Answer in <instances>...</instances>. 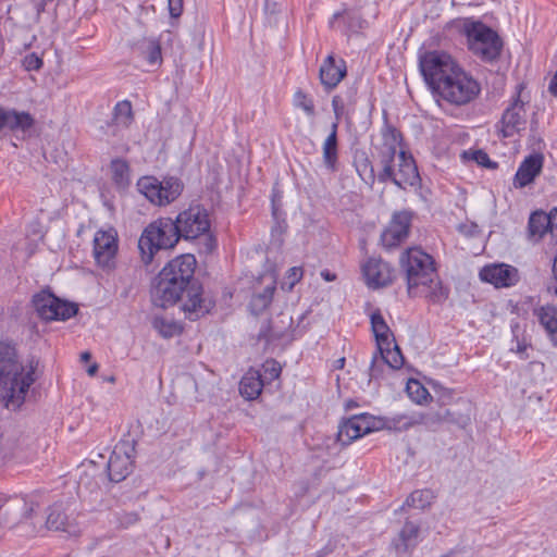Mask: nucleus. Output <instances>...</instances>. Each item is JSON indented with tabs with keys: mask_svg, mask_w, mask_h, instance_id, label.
Masks as SVG:
<instances>
[{
	"mask_svg": "<svg viewBox=\"0 0 557 557\" xmlns=\"http://www.w3.org/2000/svg\"><path fill=\"white\" fill-rule=\"evenodd\" d=\"M151 300L156 307L168 308L182 301V310L190 321H196L208 314L215 301L203 294L199 283L186 286L170 278L166 273H159L151 286Z\"/></svg>",
	"mask_w": 557,
	"mask_h": 557,
	"instance_id": "obj_1",
	"label": "nucleus"
},
{
	"mask_svg": "<svg viewBox=\"0 0 557 557\" xmlns=\"http://www.w3.org/2000/svg\"><path fill=\"white\" fill-rule=\"evenodd\" d=\"M401 271L405 273L409 296H430L434 301L445 299L441 283L437 280L434 259L420 247H409L399 258Z\"/></svg>",
	"mask_w": 557,
	"mask_h": 557,
	"instance_id": "obj_2",
	"label": "nucleus"
},
{
	"mask_svg": "<svg viewBox=\"0 0 557 557\" xmlns=\"http://www.w3.org/2000/svg\"><path fill=\"white\" fill-rule=\"evenodd\" d=\"M34 383L33 372H24L16 360L15 347L0 343V400L7 408H18Z\"/></svg>",
	"mask_w": 557,
	"mask_h": 557,
	"instance_id": "obj_3",
	"label": "nucleus"
},
{
	"mask_svg": "<svg viewBox=\"0 0 557 557\" xmlns=\"http://www.w3.org/2000/svg\"><path fill=\"white\" fill-rule=\"evenodd\" d=\"M180 240L177 227L171 218H160L145 227L138 248L145 264L151 263L153 256L161 249L173 248Z\"/></svg>",
	"mask_w": 557,
	"mask_h": 557,
	"instance_id": "obj_4",
	"label": "nucleus"
},
{
	"mask_svg": "<svg viewBox=\"0 0 557 557\" xmlns=\"http://www.w3.org/2000/svg\"><path fill=\"white\" fill-rule=\"evenodd\" d=\"M469 50L484 62H493L500 55L503 41L498 34L482 22L465 23Z\"/></svg>",
	"mask_w": 557,
	"mask_h": 557,
	"instance_id": "obj_5",
	"label": "nucleus"
},
{
	"mask_svg": "<svg viewBox=\"0 0 557 557\" xmlns=\"http://www.w3.org/2000/svg\"><path fill=\"white\" fill-rule=\"evenodd\" d=\"M419 67L426 85L437 94L460 66L446 52L428 51L420 57Z\"/></svg>",
	"mask_w": 557,
	"mask_h": 557,
	"instance_id": "obj_6",
	"label": "nucleus"
},
{
	"mask_svg": "<svg viewBox=\"0 0 557 557\" xmlns=\"http://www.w3.org/2000/svg\"><path fill=\"white\" fill-rule=\"evenodd\" d=\"M480 90V84L459 67L447 83L440 87L436 95L448 103L460 107L473 101Z\"/></svg>",
	"mask_w": 557,
	"mask_h": 557,
	"instance_id": "obj_7",
	"label": "nucleus"
},
{
	"mask_svg": "<svg viewBox=\"0 0 557 557\" xmlns=\"http://www.w3.org/2000/svg\"><path fill=\"white\" fill-rule=\"evenodd\" d=\"M183 188L182 181L173 176L165 177L163 181L153 176H144L137 182L138 191L156 206H168L175 201Z\"/></svg>",
	"mask_w": 557,
	"mask_h": 557,
	"instance_id": "obj_8",
	"label": "nucleus"
},
{
	"mask_svg": "<svg viewBox=\"0 0 557 557\" xmlns=\"http://www.w3.org/2000/svg\"><path fill=\"white\" fill-rule=\"evenodd\" d=\"M394 162L395 159H385L384 163H381L382 171L377 176L380 182L391 181L403 189L419 183V172L411 154H407L401 149L399 150L397 156L398 171H395Z\"/></svg>",
	"mask_w": 557,
	"mask_h": 557,
	"instance_id": "obj_9",
	"label": "nucleus"
},
{
	"mask_svg": "<svg viewBox=\"0 0 557 557\" xmlns=\"http://www.w3.org/2000/svg\"><path fill=\"white\" fill-rule=\"evenodd\" d=\"M177 227L180 239L193 240L210 231V220L208 211L199 206H190L180 212L174 220Z\"/></svg>",
	"mask_w": 557,
	"mask_h": 557,
	"instance_id": "obj_10",
	"label": "nucleus"
},
{
	"mask_svg": "<svg viewBox=\"0 0 557 557\" xmlns=\"http://www.w3.org/2000/svg\"><path fill=\"white\" fill-rule=\"evenodd\" d=\"M33 306L38 317L46 321L67 320L77 312L76 305L61 300L49 290L34 295Z\"/></svg>",
	"mask_w": 557,
	"mask_h": 557,
	"instance_id": "obj_11",
	"label": "nucleus"
},
{
	"mask_svg": "<svg viewBox=\"0 0 557 557\" xmlns=\"http://www.w3.org/2000/svg\"><path fill=\"white\" fill-rule=\"evenodd\" d=\"M136 441L123 438L114 447L108 461V475L111 482L119 483L132 472Z\"/></svg>",
	"mask_w": 557,
	"mask_h": 557,
	"instance_id": "obj_12",
	"label": "nucleus"
},
{
	"mask_svg": "<svg viewBox=\"0 0 557 557\" xmlns=\"http://www.w3.org/2000/svg\"><path fill=\"white\" fill-rule=\"evenodd\" d=\"M46 527L55 532L77 536L81 533L77 513L69 503L58 502L48 508Z\"/></svg>",
	"mask_w": 557,
	"mask_h": 557,
	"instance_id": "obj_13",
	"label": "nucleus"
},
{
	"mask_svg": "<svg viewBox=\"0 0 557 557\" xmlns=\"http://www.w3.org/2000/svg\"><path fill=\"white\" fill-rule=\"evenodd\" d=\"M381 428V420H377L367 413L356 414L339 424L337 441L343 446H346L349 445L352 441L373 431H377Z\"/></svg>",
	"mask_w": 557,
	"mask_h": 557,
	"instance_id": "obj_14",
	"label": "nucleus"
},
{
	"mask_svg": "<svg viewBox=\"0 0 557 557\" xmlns=\"http://www.w3.org/2000/svg\"><path fill=\"white\" fill-rule=\"evenodd\" d=\"M523 86L518 85L516 98L504 111L500 120L503 137H511L525 128V109L524 102L520 98Z\"/></svg>",
	"mask_w": 557,
	"mask_h": 557,
	"instance_id": "obj_15",
	"label": "nucleus"
},
{
	"mask_svg": "<svg viewBox=\"0 0 557 557\" xmlns=\"http://www.w3.org/2000/svg\"><path fill=\"white\" fill-rule=\"evenodd\" d=\"M411 219L409 211L395 212L381 234L382 245L387 249L399 246L409 235Z\"/></svg>",
	"mask_w": 557,
	"mask_h": 557,
	"instance_id": "obj_16",
	"label": "nucleus"
},
{
	"mask_svg": "<svg viewBox=\"0 0 557 557\" xmlns=\"http://www.w3.org/2000/svg\"><path fill=\"white\" fill-rule=\"evenodd\" d=\"M117 252V237L113 230L98 231L94 237V257L97 264L111 269Z\"/></svg>",
	"mask_w": 557,
	"mask_h": 557,
	"instance_id": "obj_17",
	"label": "nucleus"
},
{
	"mask_svg": "<svg viewBox=\"0 0 557 557\" xmlns=\"http://www.w3.org/2000/svg\"><path fill=\"white\" fill-rule=\"evenodd\" d=\"M195 268L196 258L190 253H186L168 262L160 273H166L173 281L189 286L190 284L198 283L194 280Z\"/></svg>",
	"mask_w": 557,
	"mask_h": 557,
	"instance_id": "obj_18",
	"label": "nucleus"
},
{
	"mask_svg": "<svg viewBox=\"0 0 557 557\" xmlns=\"http://www.w3.org/2000/svg\"><path fill=\"white\" fill-rule=\"evenodd\" d=\"M35 120L30 113L0 106V133L4 131L26 133L33 128Z\"/></svg>",
	"mask_w": 557,
	"mask_h": 557,
	"instance_id": "obj_19",
	"label": "nucleus"
},
{
	"mask_svg": "<svg viewBox=\"0 0 557 557\" xmlns=\"http://www.w3.org/2000/svg\"><path fill=\"white\" fill-rule=\"evenodd\" d=\"M367 284L370 287H383L392 283L393 269L382 259L370 258L362 267Z\"/></svg>",
	"mask_w": 557,
	"mask_h": 557,
	"instance_id": "obj_20",
	"label": "nucleus"
},
{
	"mask_svg": "<svg viewBox=\"0 0 557 557\" xmlns=\"http://www.w3.org/2000/svg\"><path fill=\"white\" fill-rule=\"evenodd\" d=\"M480 278L495 287H509L518 281V271L508 264H491L480 271Z\"/></svg>",
	"mask_w": 557,
	"mask_h": 557,
	"instance_id": "obj_21",
	"label": "nucleus"
},
{
	"mask_svg": "<svg viewBox=\"0 0 557 557\" xmlns=\"http://www.w3.org/2000/svg\"><path fill=\"white\" fill-rule=\"evenodd\" d=\"M347 67L343 59L335 60L333 54L325 58L319 70V77L325 90L334 89L346 76Z\"/></svg>",
	"mask_w": 557,
	"mask_h": 557,
	"instance_id": "obj_22",
	"label": "nucleus"
},
{
	"mask_svg": "<svg viewBox=\"0 0 557 557\" xmlns=\"http://www.w3.org/2000/svg\"><path fill=\"white\" fill-rule=\"evenodd\" d=\"M544 157L542 153L528 156L519 165L513 177V187L523 188L534 182L542 172Z\"/></svg>",
	"mask_w": 557,
	"mask_h": 557,
	"instance_id": "obj_23",
	"label": "nucleus"
},
{
	"mask_svg": "<svg viewBox=\"0 0 557 557\" xmlns=\"http://www.w3.org/2000/svg\"><path fill=\"white\" fill-rule=\"evenodd\" d=\"M421 524L418 521L407 520L398 535L393 540L397 553H408L419 543Z\"/></svg>",
	"mask_w": 557,
	"mask_h": 557,
	"instance_id": "obj_24",
	"label": "nucleus"
},
{
	"mask_svg": "<svg viewBox=\"0 0 557 557\" xmlns=\"http://www.w3.org/2000/svg\"><path fill=\"white\" fill-rule=\"evenodd\" d=\"M382 140L380 158L381 163H384L385 159H395V157L398 156L401 134L394 126L386 124L382 128Z\"/></svg>",
	"mask_w": 557,
	"mask_h": 557,
	"instance_id": "obj_25",
	"label": "nucleus"
},
{
	"mask_svg": "<svg viewBox=\"0 0 557 557\" xmlns=\"http://www.w3.org/2000/svg\"><path fill=\"white\" fill-rule=\"evenodd\" d=\"M265 277H268L269 283L265 285L261 293H256L252 295L249 304L251 312L256 315L262 313L264 310L269 308L276 288L275 273H270L265 275Z\"/></svg>",
	"mask_w": 557,
	"mask_h": 557,
	"instance_id": "obj_26",
	"label": "nucleus"
},
{
	"mask_svg": "<svg viewBox=\"0 0 557 557\" xmlns=\"http://www.w3.org/2000/svg\"><path fill=\"white\" fill-rule=\"evenodd\" d=\"M470 421H471V417H470L469 409H467L465 412L456 411V410H451V409H444L441 412L429 413L425 417V423L428 425H432V424L441 423V422H447V423H451V424H455V425L463 429L470 424Z\"/></svg>",
	"mask_w": 557,
	"mask_h": 557,
	"instance_id": "obj_27",
	"label": "nucleus"
},
{
	"mask_svg": "<svg viewBox=\"0 0 557 557\" xmlns=\"http://www.w3.org/2000/svg\"><path fill=\"white\" fill-rule=\"evenodd\" d=\"M135 50L151 66H160L162 53L160 41L156 38H143L135 44Z\"/></svg>",
	"mask_w": 557,
	"mask_h": 557,
	"instance_id": "obj_28",
	"label": "nucleus"
},
{
	"mask_svg": "<svg viewBox=\"0 0 557 557\" xmlns=\"http://www.w3.org/2000/svg\"><path fill=\"white\" fill-rule=\"evenodd\" d=\"M263 384L261 373L251 369L242 377L239 382V393L248 400L256 399L261 394Z\"/></svg>",
	"mask_w": 557,
	"mask_h": 557,
	"instance_id": "obj_29",
	"label": "nucleus"
},
{
	"mask_svg": "<svg viewBox=\"0 0 557 557\" xmlns=\"http://www.w3.org/2000/svg\"><path fill=\"white\" fill-rule=\"evenodd\" d=\"M337 123L332 124L331 133L325 138L322 146L323 163L331 172L337 170Z\"/></svg>",
	"mask_w": 557,
	"mask_h": 557,
	"instance_id": "obj_30",
	"label": "nucleus"
},
{
	"mask_svg": "<svg viewBox=\"0 0 557 557\" xmlns=\"http://www.w3.org/2000/svg\"><path fill=\"white\" fill-rule=\"evenodd\" d=\"M339 21L345 24V30L350 33H357L364 27L366 21L356 11H345L343 13H335L330 21L332 28H339Z\"/></svg>",
	"mask_w": 557,
	"mask_h": 557,
	"instance_id": "obj_31",
	"label": "nucleus"
},
{
	"mask_svg": "<svg viewBox=\"0 0 557 557\" xmlns=\"http://www.w3.org/2000/svg\"><path fill=\"white\" fill-rule=\"evenodd\" d=\"M371 329L374 334L377 348L385 347L387 342L395 339L389 326L386 324L379 310L371 314Z\"/></svg>",
	"mask_w": 557,
	"mask_h": 557,
	"instance_id": "obj_32",
	"label": "nucleus"
},
{
	"mask_svg": "<svg viewBox=\"0 0 557 557\" xmlns=\"http://www.w3.org/2000/svg\"><path fill=\"white\" fill-rule=\"evenodd\" d=\"M376 355L392 370L400 369L405 362V358L395 339L387 342L385 347L377 348Z\"/></svg>",
	"mask_w": 557,
	"mask_h": 557,
	"instance_id": "obj_33",
	"label": "nucleus"
},
{
	"mask_svg": "<svg viewBox=\"0 0 557 557\" xmlns=\"http://www.w3.org/2000/svg\"><path fill=\"white\" fill-rule=\"evenodd\" d=\"M536 317L552 341L557 344V308L552 306L541 307L536 310Z\"/></svg>",
	"mask_w": 557,
	"mask_h": 557,
	"instance_id": "obj_34",
	"label": "nucleus"
},
{
	"mask_svg": "<svg viewBox=\"0 0 557 557\" xmlns=\"http://www.w3.org/2000/svg\"><path fill=\"white\" fill-rule=\"evenodd\" d=\"M548 218H546V213L543 211L533 212L530 215L528 223V235L529 239L533 242H539L547 232H549Z\"/></svg>",
	"mask_w": 557,
	"mask_h": 557,
	"instance_id": "obj_35",
	"label": "nucleus"
},
{
	"mask_svg": "<svg viewBox=\"0 0 557 557\" xmlns=\"http://www.w3.org/2000/svg\"><path fill=\"white\" fill-rule=\"evenodd\" d=\"M113 182L120 186L125 187L129 183V165L123 159H114L110 164Z\"/></svg>",
	"mask_w": 557,
	"mask_h": 557,
	"instance_id": "obj_36",
	"label": "nucleus"
},
{
	"mask_svg": "<svg viewBox=\"0 0 557 557\" xmlns=\"http://www.w3.org/2000/svg\"><path fill=\"white\" fill-rule=\"evenodd\" d=\"M434 499V494L431 490H418L412 492L406 499L405 506L423 510Z\"/></svg>",
	"mask_w": 557,
	"mask_h": 557,
	"instance_id": "obj_37",
	"label": "nucleus"
},
{
	"mask_svg": "<svg viewBox=\"0 0 557 557\" xmlns=\"http://www.w3.org/2000/svg\"><path fill=\"white\" fill-rule=\"evenodd\" d=\"M133 121L132 104L124 100L116 103L113 112V122L117 126L127 127Z\"/></svg>",
	"mask_w": 557,
	"mask_h": 557,
	"instance_id": "obj_38",
	"label": "nucleus"
},
{
	"mask_svg": "<svg viewBox=\"0 0 557 557\" xmlns=\"http://www.w3.org/2000/svg\"><path fill=\"white\" fill-rule=\"evenodd\" d=\"M293 104L295 108L302 110L307 116L314 117L315 116V107L312 98L298 89L293 96Z\"/></svg>",
	"mask_w": 557,
	"mask_h": 557,
	"instance_id": "obj_39",
	"label": "nucleus"
},
{
	"mask_svg": "<svg viewBox=\"0 0 557 557\" xmlns=\"http://www.w3.org/2000/svg\"><path fill=\"white\" fill-rule=\"evenodd\" d=\"M153 326L164 338H171L175 335H180L182 332V327L176 322L163 318H156Z\"/></svg>",
	"mask_w": 557,
	"mask_h": 557,
	"instance_id": "obj_40",
	"label": "nucleus"
},
{
	"mask_svg": "<svg viewBox=\"0 0 557 557\" xmlns=\"http://www.w3.org/2000/svg\"><path fill=\"white\" fill-rule=\"evenodd\" d=\"M406 391L409 397L418 404H421L429 395L426 388L419 381L412 379L407 382Z\"/></svg>",
	"mask_w": 557,
	"mask_h": 557,
	"instance_id": "obj_41",
	"label": "nucleus"
},
{
	"mask_svg": "<svg viewBox=\"0 0 557 557\" xmlns=\"http://www.w3.org/2000/svg\"><path fill=\"white\" fill-rule=\"evenodd\" d=\"M262 371H263V374H261V375H262L263 382L264 381L271 382L280 376V374L282 372V368H281V364L276 360L268 359L262 364Z\"/></svg>",
	"mask_w": 557,
	"mask_h": 557,
	"instance_id": "obj_42",
	"label": "nucleus"
},
{
	"mask_svg": "<svg viewBox=\"0 0 557 557\" xmlns=\"http://www.w3.org/2000/svg\"><path fill=\"white\" fill-rule=\"evenodd\" d=\"M116 521L120 527L126 529L139 521V515L136 511H122L116 513Z\"/></svg>",
	"mask_w": 557,
	"mask_h": 557,
	"instance_id": "obj_43",
	"label": "nucleus"
},
{
	"mask_svg": "<svg viewBox=\"0 0 557 557\" xmlns=\"http://www.w3.org/2000/svg\"><path fill=\"white\" fill-rule=\"evenodd\" d=\"M385 366L386 363L383 360H381L376 354H374L369 368L370 381L380 379L384 373Z\"/></svg>",
	"mask_w": 557,
	"mask_h": 557,
	"instance_id": "obj_44",
	"label": "nucleus"
},
{
	"mask_svg": "<svg viewBox=\"0 0 557 557\" xmlns=\"http://www.w3.org/2000/svg\"><path fill=\"white\" fill-rule=\"evenodd\" d=\"M23 67L26 71H39L42 67V60L36 53H28L22 61Z\"/></svg>",
	"mask_w": 557,
	"mask_h": 557,
	"instance_id": "obj_45",
	"label": "nucleus"
},
{
	"mask_svg": "<svg viewBox=\"0 0 557 557\" xmlns=\"http://www.w3.org/2000/svg\"><path fill=\"white\" fill-rule=\"evenodd\" d=\"M302 277V269L300 267H293L287 272V281L289 284V288L292 289L294 285L299 282Z\"/></svg>",
	"mask_w": 557,
	"mask_h": 557,
	"instance_id": "obj_46",
	"label": "nucleus"
},
{
	"mask_svg": "<svg viewBox=\"0 0 557 557\" xmlns=\"http://www.w3.org/2000/svg\"><path fill=\"white\" fill-rule=\"evenodd\" d=\"M169 12L172 17H178L183 13V0H168Z\"/></svg>",
	"mask_w": 557,
	"mask_h": 557,
	"instance_id": "obj_47",
	"label": "nucleus"
},
{
	"mask_svg": "<svg viewBox=\"0 0 557 557\" xmlns=\"http://www.w3.org/2000/svg\"><path fill=\"white\" fill-rule=\"evenodd\" d=\"M546 218L549 220L547 225L549 233L552 236L557 237V208L552 209L550 212L546 214Z\"/></svg>",
	"mask_w": 557,
	"mask_h": 557,
	"instance_id": "obj_48",
	"label": "nucleus"
},
{
	"mask_svg": "<svg viewBox=\"0 0 557 557\" xmlns=\"http://www.w3.org/2000/svg\"><path fill=\"white\" fill-rule=\"evenodd\" d=\"M472 159L481 165H485L490 168L492 165V162L488 158V154L482 150H476L472 152Z\"/></svg>",
	"mask_w": 557,
	"mask_h": 557,
	"instance_id": "obj_49",
	"label": "nucleus"
},
{
	"mask_svg": "<svg viewBox=\"0 0 557 557\" xmlns=\"http://www.w3.org/2000/svg\"><path fill=\"white\" fill-rule=\"evenodd\" d=\"M476 228H478V225H476V224H472V225H471V228H468V226H467V225H460V226H459V231H460L461 233H466V234H469V235H471L473 232H476Z\"/></svg>",
	"mask_w": 557,
	"mask_h": 557,
	"instance_id": "obj_50",
	"label": "nucleus"
},
{
	"mask_svg": "<svg viewBox=\"0 0 557 557\" xmlns=\"http://www.w3.org/2000/svg\"><path fill=\"white\" fill-rule=\"evenodd\" d=\"M321 276L326 281V282H332V281H335L336 280V275L334 273H331L329 270H323L321 272Z\"/></svg>",
	"mask_w": 557,
	"mask_h": 557,
	"instance_id": "obj_51",
	"label": "nucleus"
},
{
	"mask_svg": "<svg viewBox=\"0 0 557 557\" xmlns=\"http://www.w3.org/2000/svg\"><path fill=\"white\" fill-rule=\"evenodd\" d=\"M27 508L25 510V513H24V517L25 518H32L33 515H34V511H35V504L34 503H29V504H26Z\"/></svg>",
	"mask_w": 557,
	"mask_h": 557,
	"instance_id": "obj_52",
	"label": "nucleus"
},
{
	"mask_svg": "<svg viewBox=\"0 0 557 557\" xmlns=\"http://www.w3.org/2000/svg\"><path fill=\"white\" fill-rule=\"evenodd\" d=\"M98 371V364L97 363H92L91 366L88 367L87 369V373L88 375L90 376H94Z\"/></svg>",
	"mask_w": 557,
	"mask_h": 557,
	"instance_id": "obj_53",
	"label": "nucleus"
},
{
	"mask_svg": "<svg viewBox=\"0 0 557 557\" xmlns=\"http://www.w3.org/2000/svg\"><path fill=\"white\" fill-rule=\"evenodd\" d=\"M90 358H91V354H90L89 351H84V352H82V355H81V360H82V361H85V362H86V361H89V360H90Z\"/></svg>",
	"mask_w": 557,
	"mask_h": 557,
	"instance_id": "obj_54",
	"label": "nucleus"
},
{
	"mask_svg": "<svg viewBox=\"0 0 557 557\" xmlns=\"http://www.w3.org/2000/svg\"><path fill=\"white\" fill-rule=\"evenodd\" d=\"M344 364H345V358H339L335 361V368L336 369H342L344 368Z\"/></svg>",
	"mask_w": 557,
	"mask_h": 557,
	"instance_id": "obj_55",
	"label": "nucleus"
},
{
	"mask_svg": "<svg viewBox=\"0 0 557 557\" xmlns=\"http://www.w3.org/2000/svg\"><path fill=\"white\" fill-rule=\"evenodd\" d=\"M553 274L555 280L557 281V256L555 257L554 264H553Z\"/></svg>",
	"mask_w": 557,
	"mask_h": 557,
	"instance_id": "obj_56",
	"label": "nucleus"
},
{
	"mask_svg": "<svg viewBox=\"0 0 557 557\" xmlns=\"http://www.w3.org/2000/svg\"><path fill=\"white\" fill-rule=\"evenodd\" d=\"M336 99L337 97H334L333 100H332V103L334 106V110H335V113H337V110H336Z\"/></svg>",
	"mask_w": 557,
	"mask_h": 557,
	"instance_id": "obj_57",
	"label": "nucleus"
},
{
	"mask_svg": "<svg viewBox=\"0 0 557 557\" xmlns=\"http://www.w3.org/2000/svg\"><path fill=\"white\" fill-rule=\"evenodd\" d=\"M394 166H395V171H398V166H397V156L395 157Z\"/></svg>",
	"mask_w": 557,
	"mask_h": 557,
	"instance_id": "obj_58",
	"label": "nucleus"
},
{
	"mask_svg": "<svg viewBox=\"0 0 557 557\" xmlns=\"http://www.w3.org/2000/svg\"><path fill=\"white\" fill-rule=\"evenodd\" d=\"M84 484V478L82 476L78 483L79 488H82V485Z\"/></svg>",
	"mask_w": 557,
	"mask_h": 557,
	"instance_id": "obj_59",
	"label": "nucleus"
},
{
	"mask_svg": "<svg viewBox=\"0 0 557 557\" xmlns=\"http://www.w3.org/2000/svg\"><path fill=\"white\" fill-rule=\"evenodd\" d=\"M273 214H276V207L274 203H273Z\"/></svg>",
	"mask_w": 557,
	"mask_h": 557,
	"instance_id": "obj_60",
	"label": "nucleus"
},
{
	"mask_svg": "<svg viewBox=\"0 0 557 557\" xmlns=\"http://www.w3.org/2000/svg\"><path fill=\"white\" fill-rule=\"evenodd\" d=\"M554 294L557 296V286L554 288Z\"/></svg>",
	"mask_w": 557,
	"mask_h": 557,
	"instance_id": "obj_61",
	"label": "nucleus"
},
{
	"mask_svg": "<svg viewBox=\"0 0 557 557\" xmlns=\"http://www.w3.org/2000/svg\"><path fill=\"white\" fill-rule=\"evenodd\" d=\"M109 381L114 382V377L113 376L109 377Z\"/></svg>",
	"mask_w": 557,
	"mask_h": 557,
	"instance_id": "obj_62",
	"label": "nucleus"
}]
</instances>
